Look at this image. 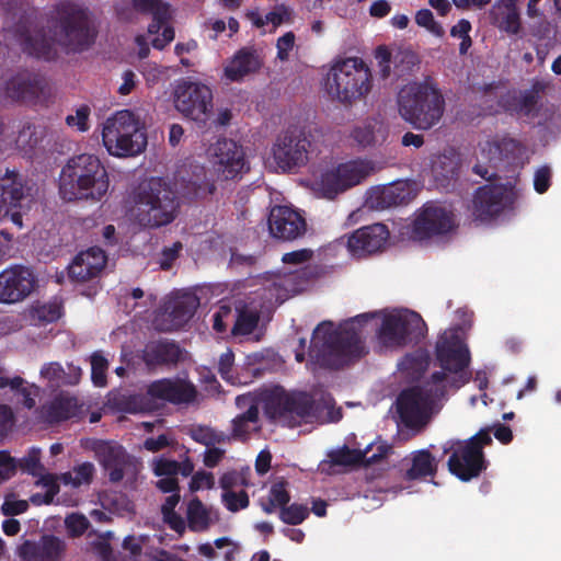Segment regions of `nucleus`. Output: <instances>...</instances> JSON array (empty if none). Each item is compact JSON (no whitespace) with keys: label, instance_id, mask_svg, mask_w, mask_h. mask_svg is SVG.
Returning <instances> with one entry per match:
<instances>
[{"label":"nucleus","instance_id":"1","mask_svg":"<svg viewBox=\"0 0 561 561\" xmlns=\"http://www.w3.org/2000/svg\"><path fill=\"white\" fill-rule=\"evenodd\" d=\"M373 317V313L356 316L337 329L330 321L318 324L309 347L311 362L320 368L340 369L359 359L365 347L355 323L367 322Z\"/></svg>","mask_w":561,"mask_h":561},{"label":"nucleus","instance_id":"2","mask_svg":"<svg viewBox=\"0 0 561 561\" xmlns=\"http://www.w3.org/2000/svg\"><path fill=\"white\" fill-rule=\"evenodd\" d=\"M129 214L142 229H158L170 225L178 216L179 201L170 183L163 178L145 179L129 193Z\"/></svg>","mask_w":561,"mask_h":561},{"label":"nucleus","instance_id":"3","mask_svg":"<svg viewBox=\"0 0 561 561\" xmlns=\"http://www.w3.org/2000/svg\"><path fill=\"white\" fill-rule=\"evenodd\" d=\"M108 186V174L94 154L81 153L70 158L59 175V194L67 202H99Z\"/></svg>","mask_w":561,"mask_h":561},{"label":"nucleus","instance_id":"4","mask_svg":"<svg viewBox=\"0 0 561 561\" xmlns=\"http://www.w3.org/2000/svg\"><path fill=\"white\" fill-rule=\"evenodd\" d=\"M444 103L440 91L430 80L410 82L398 95L401 116L420 129H428L440 119Z\"/></svg>","mask_w":561,"mask_h":561},{"label":"nucleus","instance_id":"5","mask_svg":"<svg viewBox=\"0 0 561 561\" xmlns=\"http://www.w3.org/2000/svg\"><path fill=\"white\" fill-rule=\"evenodd\" d=\"M373 76L366 62L358 57L335 61L325 79V91L343 104H352L370 92Z\"/></svg>","mask_w":561,"mask_h":561},{"label":"nucleus","instance_id":"6","mask_svg":"<svg viewBox=\"0 0 561 561\" xmlns=\"http://www.w3.org/2000/svg\"><path fill=\"white\" fill-rule=\"evenodd\" d=\"M96 28L88 9L76 3H61L54 42L67 54L88 50L95 42Z\"/></svg>","mask_w":561,"mask_h":561},{"label":"nucleus","instance_id":"7","mask_svg":"<svg viewBox=\"0 0 561 561\" xmlns=\"http://www.w3.org/2000/svg\"><path fill=\"white\" fill-rule=\"evenodd\" d=\"M260 402L268 420H294V425L314 413L316 401L306 391L287 392L282 387L265 390L260 394Z\"/></svg>","mask_w":561,"mask_h":561},{"label":"nucleus","instance_id":"8","mask_svg":"<svg viewBox=\"0 0 561 561\" xmlns=\"http://www.w3.org/2000/svg\"><path fill=\"white\" fill-rule=\"evenodd\" d=\"M388 160L357 158L337 164L321 175L320 190L325 198L333 199L339 194L360 184L373 173L383 169Z\"/></svg>","mask_w":561,"mask_h":561},{"label":"nucleus","instance_id":"9","mask_svg":"<svg viewBox=\"0 0 561 561\" xmlns=\"http://www.w3.org/2000/svg\"><path fill=\"white\" fill-rule=\"evenodd\" d=\"M427 333L423 318L409 309L386 314L378 330V339L386 347H404L420 343Z\"/></svg>","mask_w":561,"mask_h":561},{"label":"nucleus","instance_id":"10","mask_svg":"<svg viewBox=\"0 0 561 561\" xmlns=\"http://www.w3.org/2000/svg\"><path fill=\"white\" fill-rule=\"evenodd\" d=\"M442 392L435 387L412 386L400 392L397 399V411L401 423L411 430H421L430 420L436 401Z\"/></svg>","mask_w":561,"mask_h":561},{"label":"nucleus","instance_id":"11","mask_svg":"<svg viewBox=\"0 0 561 561\" xmlns=\"http://www.w3.org/2000/svg\"><path fill=\"white\" fill-rule=\"evenodd\" d=\"M524 149L523 142H483L472 171L482 179L492 181L497 176L496 170L508 171L523 165Z\"/></svg>","mask_w":561,"mask_h":561},{"label":"nucleus","instance_id":"12","mask_svg":"<svg viewBox=\"0 0 561 561\" xmlns=\"http://www.w3.org/2000/svg\"><path fill=\"white\" fill-rule=\"evenodd\" d=\"M518 194L511 182L486 184L479 187L472 201V214L477 220L490 221L505 210H513Z\"/></svg>","mask_w":561,"mask_h":561},{"label":"nucleus","instance_id":"13","mask_svg":"<svg viewBox=\"0 0 561 561\" xmlns=\"http://www.w3.org/2000/svg\"><path fill=\"white\" fill-rule=\"evenodd\" d=\"M173 102L182 115L204 123L213 110V92L199 81L182 79L175 84Z\"/></svg>","mask_w":561,"mask_h":561},{"label":"nucleus","instance_id":"14","mask_svg":"<svg viewBox=\"0 0 561 561\" xmlns=\"http://www.w3.org/2000/svg\"><path fill=\"white\" fill-rule=\"evenodd\" d=\"M435 357L443 370L459 374L461 383L469 381L470 376L466 369L471 360L470 352L458 334L444 332L439 335L435 346Z\"/></svg>","mask_w":561,"mask_h":561},{"label":"nucleus","instance_id":"15","mask_svg":"<svg viewBox=\"0 0 561 561\" xmlns=\"http://www.w3.org/2000/svg\"><path fill=\"white\" fill-rule=\"evenodd\" d=\"M27 195L23 176L16 170L7 169L0 178V219L9 218L18 229L23 227L21 208Z\"/></svg>","mask_w":561,"mask_h":561},{"label":"nucleus","instance_id":"16","mask_svg":"<svg viewBox=\"0 0 561 561\" xmlns=\"http://www.w3.org/2000/svg\"><path fill=\"white\" fill-rule=\"evenodd\" d=\"M240 142H215L208 151L218 179L236 180L250 170L249 161Z\"/></svg>","mask_w":561,"mask_h":561},{"label":"nucleus","instance_id":"17","mask_svg":"<svg viewBox=\"0 0 561 561\" xmlns=\"http://www.w3.org/2000/svg\"><path fill=\"white\" fill-rule=\"evenodd\" d=\"M453 449L447 461L448 470L451 474L463 482L478 478L488 468V461L484 451L467 445L465 442L451 443L449 447L444 448V453Z\"/></svg>","mask_w":561,"mask_h":561},{"label":"nucleus","instance_id":"18","mask_svg":"<svg viewBox=\"0 0 561 561\" xmlns=\"http://www.w3.org/2000/svg\"><path fill=\"white\" fill-rule=\"evenodd\" d=\"M198 306L199 298L195 294L185 293L174 297L165 305L164 311L156 317V329L171 332L183 328Z\"/></svg>","mask_w":561,"mask_h":561},{"label":"nucleus","instance_id":"19","mask_svg":"<svg viewBox=\"0 0 561 561\" xmlns=\"http://www.w3.org/2000/svg\"><path fill=\"white\" fill-rule=\"evenodd\" d=\"M174 185L186 198H204L216 192V185L207 179L204 165L183 163L174 173Z\"/></svg>","mask_w":561,"mask_h":561},{"label":"nucleus","instance_id":"20","mask_svg":"<svg viewBox=\"0 0 561 561\" xmlns=\"http://www.w3.org/2000/svg\"><path fill=\"white\" fill-rule=\"evenodd\" d=\"M35 276L31 268L13 265L0 273V302L14 304L26 298L34 289Z\"/></svg>","mask_w":561,"mask_h":561},{"label":"nucleus","instance_id":"21","mask_svg":"<svg viewBox=\"0 0 561 561\" xmlns=\"http://www.w3.org/2000/svg\"><path fill=\"white\" fill-rule=\"evenodd\" d=\"M389 237V229L383 224L364 226L347 237L346 248L353 257H366L382 251Z\"/></svg>","mask_w":561,"mask_h":561},{"label":"nucleus","instance_id":"22","mask_svg":"<svg viewBox=\"0 0 561 561\" xmlns=\"http://www.w3.org/2000/svg\"><path fill=\"white\" fill-rule=\"evenodd\" d=\"M90 448L96 460L107 472L108 480L113 483L124 479L125 470L131 465V458L123 446L115 442L93 439Z\"/></svg>","mask_w":561,"mask_h":561},{"label":"nucleus","instance_id":"23","mask_svg":"<svg viewBox=\"0 0 561 561\" xmlns=\"http://www.w3.org/2000/svg\"><path fill=\"white\" fill-rule=\"evenodd\" d=\"M275 142L273 157L279 169L293 172L305 165L308 161L318 159L321 153L320 146L325 142Z\"/></svg>","mask_w":561,"mask_h":561},{"label":"nucleus","instance_id":"24","mask_svg":"<svg viewBox=\"0 0 561 561\" xmlns=\"http://www.w3.org/2000/svg\"><path fill=\"white\" fill-rule=\"evenodd\" d=\"M454 216L444 207L427 204L413 222V234L419 240L448 233L453 230Z\"/></svg>","mask_w":561,"mask_h":561},{"label":"nucleus","instance_id":"25","mask_svg":"<svg viewBox=\"0 0 561 561\" xmlns=\"http://www.w3.org/2000/svg\"><path fill=\"white\" fill-rule=\"evenodd\" d=\"M148 394L154 403L169 402L172 404H187L196 399L195 386L181 378H161L148 385Z\"/></svg>","mask_w":561,"mask_h":561},{"label":"nucleus","instance_id":"26","mask_svg":"<svg viewBox=\"0 0 561 561\" xmlns=\"http://www.w3.org/2000/svg\"><path fill=\"white\" fill-rule=\"evenodd\" d=\"M271 234L284 241L295 240L305 234L307 224L305 218L288 206H275L268 216Z\"/></svg>","mask_w":561,"mask_h":561},{"label":"nucleus","instance_id":"27","mask_svg":"<svg viewBox=\"0 0 561 561\" xmlns=\"http://www.w3.org/2000/svg\"><path fill=\"white\" fill-rule=\"evenodd\" d=\"M419 185L415 181H396L387 186L376 190L370 195V207L376 209H386L393 206L407 205L416 197Z\"/></svg>","mask_w":561,"mask_h":561},{"label":"nucleus","instance_id":"28","mask_svg":"<svg viewBox=\"0 0 561 561\" xmlns=\"http://www.w3.org/2000/svg\"><path fill=\"white\" fill-rule=\"evenodd\" d=\"M141 359L149 369L175 367L183 359V350L173 340L158 339L146 343Z\"/></svg>","mask_w":561,"mask_h":561},{"label":"nucleus","instance_id":"29","mask_svg":"<svg viewBox=\"0 0 561 561\" xmlns=\"http://www.w3.org/2000/svg\"><path fill=\"white\" fill-rule=\"evenodd\" d=\"M103 140H131L133 137L147 139L144 124L128 110L116 112L103 124Z\"/></svg>","mask_w":561,"mask_h":561},{"label":"nucleus","instance_id":"30","mask_svg":"<svg viewBox=\"0 0 561 561\" xmlns=\"http://www.w3.org/2000/svg\"><path fill=\"white\" fill-rule=\"evenodd\" d=\"M106 254L99 247H92L75 256L68 266L69 278L73 282L84 283L99 276L106 265Z\"/></svg>","mask_w":561,"mask_h":561},{"label":"nucleus","instance_id":"31","mask_svg":"<svg viewBox=\"0 0 561 561\" xmlns=\"http://www.w3.org/2000/svg\"><path fill=\"white\" fill-rule=\"evenodd\" d=\"M66 550V543L54 535H44L39 541L25 540L19 548L24 561H58Z\"/></svg>","mask_w":561,"mask_h":561},{"label":"nucleus","instance_id":"32","mask_svg":"<svg viewBox=\"0 0 561 561\" xmlns=\"http://www.w3.org/2000/svg\"><path fill=\"white\" fill-rule=\"evenodd\" d=\"M489 18L492 25L508 35H518L523 30L517 0H496Z\"/></svg>","mask_w":561,"mask_h":561},{"label":"nucleus","instance_id":"33","mask_svg":"<svg viewBox=\"0 0 561 561\" xmlns=\"http://www.w3.org/2000/svg\"><path fill=\"white\" fill-rule=\"evenodd\" d=\"M44 90V81L37 75L23 71L13 75L5 81L4 91L12 100L32 101Z\"/></svg>","mask_w":561,"mask_h":561},{"label":"nucleus","instance_id":"34","mask_svg":"<svg viewBox=\"0 0 561 561\" xmlns=\"http://www.w3.org/2000/svg\"><path fill=\"white\" fill-rule=\"evenodd\" d=\"M460 161L459 152L451 147L432 158L431 169L437 186L447 187L458 178Z\"/></svg>","mask_w":561,"mask_h":561},{"label":"nucleus","instance_id":"35","mask_svg":"<svg viewBox=\"0 0 561 561\" xmlns=\"http://www.w3.org/2000/svg\"><path fill=\"white\" fill-rule=\"evenodd\" d=\"M545 89L541 83H536L533 89L507 96L505 107L519 117H533L539 108V92Z\"/></svg>","mask_w":561,"mask_h":561},{"label":"nucleus","instance_id":"36","mask_svg":"<svg viewBox=\"0 0 561 561\" xmlns=\"http://www.w3.org/2000/svg\"><path fill=\"white\" fill-rule=\"evenodd\" d=\"M261 66L262 62L254 51L241 49L225 67L224 75L228 81H240L244 77L256 72Z\"/></svg>","mask_w":561,"mask_h":561},{"label":"nucleus","instance_id":"37","mask_svg":"<svg viewBox=\"0 0 561 561\" xmlns=\"http://www.w3.org/2000/svg\"><path fill=\"white\" fill-rule=\"evenodd\" d=\"M410 461L411 466L404 474L408 481L433 479L437 473L438 461L428 449H419L411 453Z\"/></svg>","mask_w":561,"mask_h":561},{"label":"nucleus","instance_id":"38","mask_svg":"<svg viewBox=\"0 0 561 561\" xmlns=\"http://www.w3.org/2000/svg\"><path fill=\"white\" fill-rule=\"evenodd\" d=\"M78 399L69 393L57 394L46 408V416L50 422H61L77 416Z\"/></svg>","mask_w":561,"mask_h":561},{"label":"nucleus","instance_id":"39","mask_svg":"<svg viewBox=\"0 0 561 561\" xmlns=\"http://www.w3.org/2000/svg\"><path fill=\"white\" fill-rule=\"evenodd\" d=\"M133 9L141 14H149L153 23L149 25V33L159 31L161 24L170 19V5L162 0H131Z\"/></svg>","mask_w":561,"mask_h":561},{"label":"nucleus","instance_id":"40","mask_svg":"<svg viewBox=\"0 0 561 561\" xmlns=\"http://www.w3.org/2000/svg\"><path fill=\"white\" fill-rule=\"evenodd\" d=\"M117 407L121 411L127 413L153 412L160 408L154 403L151 396L148 394V388L145 393L123 394L117 400Z\"/></svg>","mask_w":561,"mask_h":561},{"label":"nucleus","instance_id":"41","mask_svg":"<svg viewBox=\"0 0 561 561\" xmlns=\"http://www.w3.org/2000/svg\"><path fill=\"white\" fill-rule=\"evenodd\" d=\"M259 421V407L257 404H250L245 412L237 415L232 420L231 436L234 439H248L250 435V423Z\"/></svg>","mask_w":561,"mask_h":561},{"label":"nucleus","instance_id":"42","mask_svg":"<svg viewBox=\"0 0 561 561\" xmlns=\"http://www.w3.org/2000/svg\"><path fill=\"white\" fill-rule=\"evenodd\" d=\"M187 523L193 531H205L210 525L209 514L198 497L191 500L187 505Z\"/></svg>","mask_w":561,"mask_h":561},{"label":"nucleus","instance_id":"43","mask_svg":"<svg viewBox=\"0 0 561 561\" xmlns=\"http://www.w3.org/2000/svg\"><path fill=\"white\" fill-rule=\"evenodd\" d=\"M373 445L368 446L365 451L358 449H351L347 446H343L340 449L332 450L329 454L330 461L334 466H353L364 462L366 454L370 453Z\"/></svg>","mask_w":561,"mask_h":561},{"label":"nucleus","instance_id":"44","mask_svg":"<svg viewBox=\"0 0 561 561\" xmlns=\"http://www.w3.org/2000/svg\"><path fill=\"white\" fill-rule=\"evenodd\" d=\"M23 49L30 55L46 60L53 59L56 56V49L53 44L42 34H35L26 38Z\"/></svg>","mask_w":561,"mask_h":561},{"label":"nucleus","instance_id":"45","mask_svg":"<svg viewBox=\"0 0 561 561\" xmlns=\"http://www.w3.org/2000/svg\"><path fill=\"white\" fill-rule=\"evenodd\" d=\"M260 317L256 311H251L247 308L240 309L238 310L231 333L233 335H249L256 329Z\"/></svg>","mask_w":561,"mask_h":561},{"label":"nucleus","instance_id":"46","mask_svg":"<svg viewBox=\"0 0 561 561\" xmlns=\"http://www.w3.org/2000/svg\"><path fill=\"white\" fill-rule=\"evenodd\" d=\"M190 436L196 443L207 447L214 446L215 444L226 443L229 439L225 433L217 432L209 426L203 425L192 428Z\"/></svg>","mask_w":561,"mask_h":561},{"label":"nucleus","instance_id":"47","mask_svg":"<svg viewBox=\"0 0 561 561\" xmlns=\"http://www.w3.org/2000/svg\"><path fill=\"white\" fill-rule=\"evenodd\" d=\"M352 137L354 140H375L386 138L382 124L377 119H370L354 128Z\"/></svg>","mask_w":561,"mask_h":561},{"label":"nucleus","instance_id":"48","mask_svg":"<svg viewBox=\"0 0 561 561\" xmlns=\"http://www.w3.org/2000/svg\"><path fill=\"white\" fill-rule=\"evenodd\" d=\"M307 505L293 503L285 505L279 510V519L291 526L300 525L309 517Z\"/></svg>","mask_w":561,"mask_h":561},{"label":"nucleus","instance_id":"49","mask_svg":"<svg viewBox=\"0 0 561 561\" xmlns=\"http://www.w3.org/2000/svg\"><path fill=\"white\" fill-rule=\"evenodd\" d=\"M110 154L128 158L136 157L144 152L148 142H103Z\"/></svg>","mask_w":561,"mask_h":561},{"label":"nucleus","instance_id":"50","mask_svg":"<svg viewBox=\"0 0 561 561\" xmlns=\"http://www.w3.org/2000/svg\"><path fill=\"white\" fill-rule=\"evenodd\" d=\"M318 134L319 131L313 124L298 122L288 126L284 140H308V138L318 137Z\"/></svg>","mask_w":561,"mask_h":561},{"label":"nucleus","instance_id":"51","mask_svg":"<svg viewBox=\"0 0 561 561\" xmlns=\"http://www.w3.org/2000/svg\"><path fill=\"white\" fill-rule=\"evenodd\" d=\"M107 368L108 360L104 357L102 352H94L91 355V378L96 387H104L106 385Z\"/></svg>","mask_w":561,"mask_h":561},{"label":"nucleus","instance_id":"52","mask_svg":"<svg viewBox=\"0 0 561 561\" xmlns=\"http://www.w3.org/2000/svg\"><path fill=\"white\" fill-rule=\"evenodd\" d=\"M65 527L70 538H79L89 529L90 522L81 513H71L65 518Z\"/></svg>","mask_w":561,"mask_h":561},{"label":"nucleus","instance_id":"53","mask_svg":"<svg viewBox=\"0 0 561 561\" xmlns=\"http://www.w3.org/2000/svg\"><path fill=\"white\" fill-rule=\"evenodd\" d=\"M18 468L33 477L42 476L44 467L41 463L39 450L31 449L26 456L16 461V469Z\"/></svg>","mask_w":561,"mask_h":561},{"label":"nucleus","instance_id":"54","mask_svg":"<svg viewBox=\"0 0 561 561\" xmlns=\"http://www.w3.org/2000/svg\"><path fill=\"white\" fill-rule=\"evenodd\" d=\"M221 501L229 512L236 513L244 510L250 505L249 495L244 490L240 492L227 491L222 492Z\"/></svg>","mask_w":561,"mask_h":561},{"label":"nucleus","instance_id":"55","mask_svg":"<svg viewBox=\"0 0 561 561\" xmlns=\"http://www.w3.org/2000/svg\"><path fill=\"white\" fill-rule=\"evenodd\" d=\"M327 274V267L322 264H307L294 274V279L299 285L309 284Z\"/></svg>","mask_w":561,"mask_h":561},{"label":"nucleus","instance_id":"56","mask_svg":"<svg viewBox=\"0 0 561 561\" xmlns=\"http://www.w3.org/2000/svg\"><path fill=\"white\" fill-rule=\"evenodd\" d=\"M415 22L436 37H443L445 34L444 27L435 21L432 11L428 9L419 10L415 14Z\"/></svg>","mask_w":561,"mask_h":561},{"label":"nucleus","instance_id":"57","mask_svg":"<svg viewBox=\"0 0 561 561\" xmlns=\"http://www.w3.org/2000/svg\"><path fill=\"white\" fill-rule=\"evenodd\" d=\"M151 467L157 477H176L179 474L180 462L160 456L152 460Z\"/></svg>","mask_w":561,"mask_h":561},{"label":"nucleus","instance_id":"58","mask_svg":"<svg viewBox=\"0 0 561 561\" xmlns=\"http://www.w3.org/2000/svg\"><path fill=\"white\" fill-rule=\"evenodd\" d=\"M287 486L288 482L284 479L278 480L271 485L268 493L270 503L277 505L279 510L290 501V494Z\"/></svg>","mask_w":561,"mask_h":561},{"label":"nucleus","instance_id":"59","mask_svg":"<svg viewBox=\"0 0 561 561\" xmlns=\"http://www.w3.org/2000/svg\"><path fill=\"white\" fill-rule=\"evenodd\" d=\"M233 363L234 354L230 348L220 355L218 362V373L220 377L231 383H234L237 379L233 375Z\"/></svg>","mask_w":561,"mask_h":561},{"label":"nucleus","instance_id":"60","mask_svg":"<svg viewBox=\"0 0 561 561\" xmlns=\"http://www.w3.org/2000/svg\"><path fill=\"white\" fill-rule=\"evenodd\" d=\"M428 360L426 356L409 354L404 356L401 363V369L415 373V375L419 377L426 370Z\"/></svg>","mask_w":561,"mask_h":561},{"label":"nucleus","instance_id":"61","mask_svg":"<svg viewBox=\"0 0 561 561\" xmlns=\"http://www.w3.org/2000/svg\"><path fill=\"white\" fill-rule=\"evenodd\" d=\"M375 58L380 77L387 79L391 73L392 54L386 46H379L375 50Z\"/></svg>","mask_w":561,"mask_h":561},{"label":"nucleus","instance_id":"62","mask_svg":"<svg viewBox=\"0 0 561 561\" xmlns=\"http://www.w3.org/2000/svg\"><path fill=\"white\" fill-rule=\"evenodd\" d=\"M552 171L549 165H541L534 174V188L538 194L546 193L551 185Z\"/></svg>","mask_w":561,"mask_h":561},{"label":"nucleus","instance_id":"63","mask_svg":"<svg viewBox=\"0 0 561 561\" xmlns=\"http://www.w3.org/2000/svg\"><path fill=\"white\" fill-rule=\"evenodd\" d=\"M183 250V244L180 241L174 242L171 247H164L161 251L160 267L163 271H169L174 261L180 256Z\"/></svg>","mask_w":561,"mask_h":561},{"label":"nucleus","instance_id":"64","mask_svg":"<svg viewBox=\"0 0 561 561\" xmlns=\"http://www.w3.org/2000/svg\"><path fill=\"white\" fill-rule=\"evenodd\" d=\"M215 485L214 474L208 471L199 470L195 472L188 483L191 492H196L203 488L213 489Z\"/></svg>","mask_w":561,"mask_h":561}]
</instances>
